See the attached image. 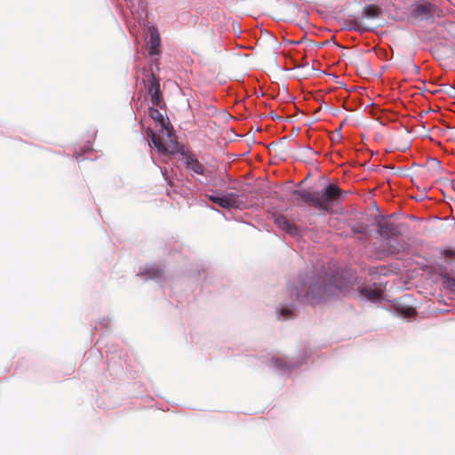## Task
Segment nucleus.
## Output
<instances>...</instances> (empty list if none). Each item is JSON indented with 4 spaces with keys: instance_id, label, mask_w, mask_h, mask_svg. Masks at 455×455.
<instances>
[{
    "instance_id": "4468645a",
    "label": "nucleus",
    "mask_w": 455,
    "mask_h": 455,
    "mask_svg": "<svg viewBox=\"0 0 455 455\" xmlns=\"http://www.w3.org/2000/svg\"><path fill=\"white\" fill-rule=\"evenodd\" d=\"M443 285L445 286V288H447L451 292L455 293V278H453L448 275H443Z\"/></svg>"
},
{
    "instance_id": "dca6fc26",
    "label": "nucleus",
    "mask_w": 455,
    "mask_h": 455,
    "mask_svg": "<svg viewBox=\"0 0 455 455\" xmlns=\"http://www.w3.org/2000/svg\"><path fill=\"white\" fill-rule=\"evenodd\" d=\"M281 315L284 319L290 318L292 315V310L289 307L283 308L281 310Z\"/></svg>"
},
{
    "instance_id": "ddd939ff",
    "label": "nucleus",
    "mask_w": 455,
    "mask_h": 455,
    "mask_svg": "<svg viewBox=\"0 0 455 455\" xmlns=\"http://www.w3.org/2000/svg\"><path fill=\"white\" fill-rule=\"evenodd\" d=\"M381 13V9L374 4H371L366 6L363 11V16H366L368 18L375 19L378 18Z\"/></svg>"
},
{
    "instance_id": "2eb2a0df",
    "label": "nucleus",
    "mask_w": 455,
    "mask_h": 455,
    "mask_svg": "<svg viewBox=\"0 0 455 455\" xmlns=\"http://www.w3.org/2000/svg\"><path fill=\"white\" fill-rule=\"evenodd\" d=\"M351 28L359 32H364L367 30V28L363 25V23L358 20H354L351 21Z\"/></svg>"
},
{
    "instance_id": "6e6552de",
    "label": "nucleus",
    "mask_w": 455,
    "mask_h": 455,
    "mask_svg": "<svg viewBox=\"0 0 455 455\" xmlns=\"http://www.w3.org/2000/svg\"><path fill=\"white\" fill-rule=\"evenodd\" d=\"M275 224L279 228H281L282 230L285 231L286 233L291 235H297L298 233V228L297 227L291 223L289 221V220L283 216V215H276L275 217Z\"/></svg>"
},
{
    "instance_id": "f03ea898",
    "label": "nucleus",
    "mask_w": 455,
    "mask_h": 455,
    "mask_svg": "<svg viewBox=\"0 0 455 455\" xmlns=\"http://www.w3.org/2000/svg\"><path fill=\"white\" fill-rule=\"evenodd\" d=\"M335 184H329L324 190L318 191L293 190L292 196H297V202H305L310 206L326 212H331V206L338 201L343 194H347Z\"/></svg>"
},
{
    "instance_id": "20e7f679",
    "label": "nucleus",
    "mask_w": 455,
    "mask_h": 455,
    "mask_svg": "<svg viewBox=\"0 0 455 455\" xmlns=\"http://www.w3.org/2000/svg\"><path fill=\"white\" fill-rule=\"evenodd\" d=\"M434 9L435 5L430 3H417L411 6V16L417 20L429 19L433 16Z\"/></svg>"
},
{
    "instance_id": "f8f14e48",
    "label": "nucleus",
    "mask_w": 455,
    "mask_h": 455,
    "mask_svg": "<svg viewBox=\"0 0 455 455\" xmlns=\"http://www.w3.org/2000/svg\"><path fill=\"white\" fill-rule=\"evenodd\" d=\"M148 136L151 139L154 146L157 148L159 152L165 153L167 152V148H165L162 139L159 135H156L152 130L148 129L147 131Z\"/></svg>"
},
{
    "instance_id": "f257e3e1",
    "label": "nucleus",
    "mask_w": 455,
    "mask_h": 455,
    "mask_svg": "<svg viewBox=\"0 0 455 455\" xmlns=\"http://www.w3.org/2000/svg\"><path fill=\"white\" fill-rule=\"evenodd\" d=\"M356 276L350 271H340L334 275H321L312 280L308 287L299 289L297 297H302L303 289H307L304 297L311 302H321L327 298L337 295L339 292L347 293L354 290L356 284Z\"/></svg>"
},
{
    "instance_id": "f3484780",
    "label": "nucleus",
    "mask_w": 455,
    "mask_h": 455,
    "mask_svg": "<svg viewBox=\"0 0 455 455\" xmlns=\"http://www.w3.org/2000/svg\"><path fill=\"white\" fill-rule=\"evenodd\" d=\"M353 232L355 234H365L366 233V227L365 226H358L353 228Z\"/></svg>"
},
{
    "instance_id": "6ab92c4d",
    "label": "nucleus",
    "mask_w": 455,
    "mask_h": 455,
    "mask_svg": "<svg viewBox=\"0 0 455 455\" xmlns=\"http://www.w3.org/2000/svg\"><path fill=\"white\" fill-rule=\"evenodd\" d=\"M444 256L447 258H454L455 257V250H445L444 251Z\"/></svg>"
},
{
    "instance_id": "7ed1b4c3",
    "label": "nucleus",
    "mask_w": 455,
    "mask_h": 455,
    "mask_svg": "<svg viewBox=\"0 0 455 455\" xmlns=\"http://www.w3.org/2000/svg\"><path fill=\"white\" fill-rule=\"evenodd\" d=\"M205 197L224 209H238L241 205L239 196L235 193H227L223 196L205 195Z\"/></svg>"
},
{
    "instance_id": "39448f33",
    "label": "nucleus",
    "mask_w": 455,
    "mask_h": 455,
    "mask_svg": "<svg viewBox=\"0 0 455 455\" xmlns=\"http://www.w3.org/2000/svg\"><path fill=\"white\" fill-rule=\"evenodd\" d=\"M150 85L148 88V94L151 99V102L155 107L160 108L164 106V99L160 90V81L155 74H151Z\"/></svg>"
},
{
    "instance_id": "423d86ee",
    "label": "nucleus",
    "mask_w": 455,
    "mask_h": 455,
    "mask_svg": "<svg viewBox=\"0 0 455 455\" xmlns=\"http://www.w3.org/2000/svg\"><path fill=\"white\" fill-rule=\"evenodd\" d=\"M161 39L156 28L151 27L149 28V42H148V53L149 55L160 54Z\"/></svg>"
},
{
    "instance_id": "9b49d317",
    "label": "nucleus",
    "mask_w": 455,
    "mask_h": 455,
    "mask_svg": "<svg viewBox=\"0 0 455 455\" xmlns=\"http://www.w3.org/2000/svg\"><path fill=\"white\" fill-rule=\"evenodd\" d=\"M188 168L198 174H203L204 171V165L194 156H188L186 158Z\"/></svg>"
},
{
    "instance_id": "0eeeda50",
    "label": "nucleus",
    "mask_w": 455,
    "mask_h": 455,
    "mask_svg": "<svg viewBox=\"0 0 455 455\" xmlns=\"http://www.w3.org/2000/svg\"><path fill=\"white\" fill-rule=\"evenodd\" d=\"M149 116L153 120L159 124L162 132H165L168 136L171 135V131L169 130V126L171 125L169 119L165 117L160 110L156 108H150Z\"/></svg>"
},
{
    "instance_id": "9d476101",
    "label": "nucleus",
    "mask_w": 455,
    "mask_h": 455,
    "mask_svg": "<svg viewBox=\"0 0 455 455\" xmlns=\"http://www.w3.org/2000/svg\"><path fill=\"white\" fill-rule=\"evenodd\" d=\"M358 290L361 295L371 300H376L379 299L382 293V291L380 289L371 285L359 287Z\"/></svg>"
},
{
    "instance_id": "a211bd4d",
    "label": "nucleus",
    "mask_w": 455,
    "mask_h": 455,
    "mask_svg": "<svg viewBox=\"0 0 455 455\" xmlns=\"http://www.w3.org/2000/svg\"><path fill=\"white\" fill-rule=\"evenodd\" d=\"M402 313L406 316H412L415 314V309L413 307H406L402 311Z\"/></svg>"
},
{
    "instance_id": "1a4fd4ad",
    "label": "nucleus",
    "mask_w": 455,
    "mask_h": 455,
    "mask_svg": "<svg viewBox=\"0 0 455 455\" xmlns=\"http://www.w3.org/2000/svg\"><path fill=\"white\" fill-rule=\"evenodd\" d=\"M379 232L381 236L389 239L399 235L397 228L389 221H383L379 224Z\"/></svg>"
}]
</instances>
